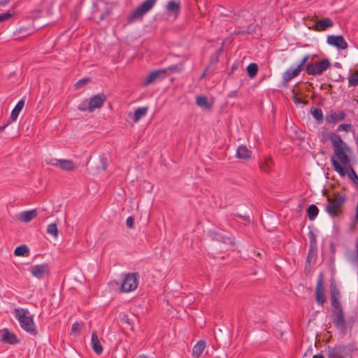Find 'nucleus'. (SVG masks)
<instances>
[{"mask_svg":"<svg viewBox=\"0 0 358 358\" xmlns=\"http://www.w3.org/2000/svg\"><path fill=\"white\" fill-rule=\"evenodd\" d=\"M357 224H358V203H357V206H356L355 215L351 220L350 229L352 231H354L355 229Z\"/></svg>","mask_w":358,"mask_h":358,"instance_id":"obj_37","label":"nucleus"},{"mask_svg":"<svg viewBox=\"0 0 358 358\" xmlns=\"http://www.w3.org/2000/svg\"><path fill=\"white\" fill-rule=\"evenodd\" d=\"M272 164V159L271 157H267L265 159L264 162L260 164V169L264 172H269L271 169Z\"/></svg>","mask_w":358,"mask_h":358,"instance_id":"obj_31","label":"nucleus"},{"mask_svg":"<svg viewBox=\"0 0 358 358\" xmlns=\"http://www.w3.org/2000/svg\"><path fill=\"white\" fill-rule=\"evenodd\" d=\"M38 215L35 209L20 212L15 215V219L23 223H28L36 218Z\"/></svg>","mask_w":358,"mask_h":358,"instance_id":"obj_13","label":"nucleus"},{"mask_svg":"<svg viewBox=\"0 0 358 358\" xmlns=\"http://www.w3.org/2000/svg\"><path fill=\"white\" fill-rule=\"evenodd\" d=\"M148 110V107H140L135 110L133 120L135 123L138 122L142 117L145 116Z\"/></svg>","mask_w":358,"mask_h":358,"instance_id":"obj_24","label":"nucleus"},{"mask_svg":"<svg viewBox=\"0 0 358 358\" xmlns=\"http://www.w3.org/2000/svg\"><path fill=\"white\" fill-rule=\"evenodd\" d=\"M346 201L345 195L336 192L332 197L327 198V205L325 207L326 212L331 217H338L342 210V207Z\"/></svg>","mask_w":358,"mask_h":358,"instance_id":"obj_3","label":"nucleus"},{"mask_svg":"<svg viewBox=\"0 0 358 358\" xmlns=\"http://www.w3.org/2000/svg\"><path fill=\"white\" fill-rule=\"evenodd\" d=\"M351 172H352V173L353 175L352 180H353L355 184L358 185V176H357V175L356 174V173L355 172V171L352 169H351Z\"/></svg>","mask_w":358,"mask_h":358,"instance_id":"obj_43","label":"nucleus"},{"mask_svg":"<svg viewBox=\"0 0 358 358\" xmlns=\"http://www.w3.org/2000/svg\"><path fill=\"white\" fill-rule=\"evenodd\" d=\"M32 31H29L27 27H20L14 32V36L16 38H25L31 34Z\"/></svg>","mask_w":358,"mask_h":358,"instance_id":"obj_29","label":"nucleus"},{"mask_svg":"<svg viewBox=\"0 0 358 358\" xmlns=\"http://www.w3.org/2000/svg\"><path fill=\"white\" fill-rule=\"evenodd\" d=\"M169 70L172 72L176 71L178 70V66L176 65L169 66Z\"/></svg>","mask_w":358,"mask_h":358,"instance_id":"obj_45","label":"nucleus"},{"mask_svg":"<svg viewBox=\"0 0 358 358\" xmlns=\"http://www.w3.org/2000/svg\"><path fill=\"white\" fill-rule=\"evenodd\" d=\"M89 82H90V78H82V79L79 80L78 81H77L76 83L75 87L77 89H80V88L83 87L85 85H86Z\"/></svg>","mask_w":358,"mask_h":358,"instance_id":"obj_39","label":"nucleus"},{"mask_svg":"<svg viewBox=\"0 0 358 358\" xmlns=\"http://www.w3.org/2000/svg\"><path fill=\"white\" fill-rule=\"evenodd\" d=\"M313 358H324L322 354H317L313 356Z\"/></svg>","mask_w":358,"mask_h":358,"instance_id":"obj_46","label":"nucleus"},{"mask_svg":"<svg viewBox=\"0 0 358 358\" xmlns=\"http://www.w3.org/2000/svg\"><path fill=\"white\" fill-rule=\"evenodd\" d=\"M310 55H306L303 59L301 61L300 64L298 65V67L302 71L303 66H305L306 62L309 59Z\"/></svg>","mask_w":358,"mask_h":358,"instance_id":"obj_42","label":"nucleus"},{"mask_svg":"<svg viewBox=\"0 0 358 358\" xmlns=\"http://www.w3.org/2000/svg\"><path fill=\"white\" fill-rule=\"evenodd\" d=\"M49 271L48 266L46 264H37L31 267V273L38 279H41Z\"/></svg>","mask_w":358,"mask_h":358,"instance_id":"obj_15","label":"nucleus"},{"mask_svg":"<svg viewBox=\"0 0 358 358\" xmlns=\"http://www.w3.org/2000/svg\"><path fill=\"white\" fill-rule=\"evenodd\" d=\"M348 83L353 87L358 85V71H355L348 77Z\"/></svg>","mask_w":358,"mask_h":358,"instance_id":"obj_35","label":"nucleus"},{"mask_svg":"<svg viewBox=\"0 0 358 358\" xmlns=\"http://www.w3.org/2000/svg\"><path fill=\"white\" fill-rule=\"evenodd\" d=\"M166 71L164 69L156 70L149 73L143 81V86H148L166 74Z\"/></svg>","mask_w":358,"mask_h":358,"instance_id":"obj_16","label":"nucleus"},{"mask_svg":"<svg viewBox=\"0 0 358 358\" xmlns=\"http://www.w3.org/2000/svg\"><path fill=\"white\" fill-rule=\"evenodd\" d=\"M196 104L202 108H210L212 104L209 103L206 96H199L196 99Z\"/></svg>","mask_w":358,"mask_h":358,"instance_id":"obj_26","label":"nucleus"},{"mask_svg":"<svg viewBox=\"0 0 358 358\" xmlns=\"http://www.w3.org/2000/svg\"><path fill=\"white\" fill-rule=\"evenodd\" d=\"M338 291L334 288L331 289V305L334 308V309L341 308L339 301H338Z\"/></svg>","mask_w":358,"mask_h":358,"instance_id":"obj_27","label":"nucleus"},{"mask_svg":"<svg viewBox=\"0 0 358 358\" xmlns=\"http://www.w3.org/2000/svg\"><path fill=\"white\" fill-rule=\"evenodd\" d=\"M332 320L335 327L342 332L345 331V322L342 308L334 309L332 312Z\"/></svg>","mask_w":358,"mask_h":358,"instance_id":"obj_11","label":"nucleus"},{"mask_svg":"<svg viewBox=\"0 0 358 358\" xmlns=\"http://www.w3.org/2000/svg\"><path fill=\"white\" fill-rule=\"evenodd\" d=\"M338 131H346L349 132L352 131V125L350 124H341L337 128Z\"/></svg>","mask_w":358,"mask_h":358,"instance_id":"obj_38","label":"nucleus"},{"mask_svg":"<svg viewBox=\"0 0 358 358\" xmlns=\"http://www.w3.org/2000/svg\"><path fill=\"white\" fill-rule=\"evenodd\" d=\"M327 43L338 50H346L348 44L341 35H329L327 37Z\"/></svg>","mask_w":358,"mask_h":358,"instance_id":"obj_10","label":"nucleus"},{"mask_svg":"<svg viewBox=\"0 0 358 358\" xmlns=\"http://www.w3.org/2000/svg\"><path fill=\"white\" fill-rule=\"evenodd\" d=\"M352 351L351 345H341L329 347L326 350L328 358H347Z\"/></svg>","mask_w":358,"mask_h":358,"instance_id":"obj_6","label":"nucleus"},{"mask_svg":"<svg viewBox=\"0 0 358 358\" xmlns=\"http://www.w3.org/2000/svg\"><path fill=\"white\" fill-rule=\"evenodd\" d=\"M48 165L58 167L64 171H72L78 168V166L70 159H59L57 158H50L45 160Z\"/></svg>","mask_w":358,"mask_h":358,"instance_id":"obj_8","label":"nucleus"},{"mask_svg":"<svg viewBox=\"0 0 358 358\" xmlns=\"http://www.w3.org/2000/svg\"><path fill=\"white\" fill-rule=\"evenodd\" d=\"M357 203H358V201H357Z\"/></svg>","mask_w":358,"mask_h":358,"instance_id":"obj_48","label":"nucleus"},{"mask_svg":"<svg viewBox=\"0 0 358 358\" xmlns=\"http://www.w3.org/2000/svg\"><path fill=\"white\" fill-rule=\"evenodd\" d=\"M345 117V113L341 110L338 113L331 112L329 115H327L326 120L327 122L330 124H335L338 121H341L344 120Z\"/></svg>","mask_w":358,"mask_h":358,"instance_id":"obj_19","label":"nucleus"},{"mask_svg":"<svg viewBox=\"0 0 358 358\" xmlns=\"http://www.w3.org/2000/svg\"><path fill=\"white\" fill-rule=\"evenodd\" d=\"M206 348V342L203 340L199 341L192 349V356L198 358Z\"/></svg>","mask_w":358,"mask_h":358,"instance_id":"obj_23","label":"nucleus"},{"mask_svg":"<svg viewBox=\"0 0 358 358\" xmlns=\"http://www.w3.org/2000/svg\"><path fill=\"white\" fill-rule=\"evenodd\" d=\"M14 255L17 257H27L29 255V249L26 245H21L15 248Z\"/></svg>","mask_w":358,"mask_h":358,"instance_id":"obj_25","label":"nucleus"},{"mask_svg":"<svg viewBox=\"0 0 358 358\" xmlns=\"http://www.w3.org/2000/svg\"><path fill=\"white\" fill-rule=\"evenodd\" d=\"M12 122H9V118H8L5 124L0 126V131H3Z\"/></svg>","mask_w":358,"mask_h":358,"instance_id":"obj_44","label":"nucleus"},{"mask_svg":"<svg viewBox=\"0 0 358 358\" xmlns=\"http://www.w3.org/2000/svg\"><path fill=\"white\" fill-rule=\"evenodd\" d=\"M47 232L55 238L57 237L58 229L57 224L52 223L49 224L47 227Z\"/></svg>","mask_w":358,"mask_h":358,"instance_id":"obj_34","label":"nucleus"},{"mask_svg":"<svg viewBox=\"0 0 358 358\" xmlns=\"http://www.w3.org/2000/svg\"><path fill=\"white\" fill-rule=\"evenodd\" d=\"M318 213V208L314 204L309 206L307 208V215L310 220H314L317 216Z\"/></svg>","mask_w":358,"mask_h":358,"instance_id":"obj_28","label":"nucleus"},{"mask_svg":"<svg viewBox=\"0 0 358 358\" xmlns=\"http://www.w3.org/2000/svg\"><path fill=\"white\" fill-rule=\"evenodd\" d=\"M179 8L180 3L176 1H169L166 6L167 10L173 13L178 12Z\"/></svg>","mask_w":358,"mask_h":358,"instance_id":"obj_33","label":"nucleus"},{"mask_svg":"<svg viewBox=\"0 0 358 358\" xmlns=\"http://www.w3.org/2000/svg\"><path fill=\"white\" fill-rule=\"evenodd\" d=\"M13 13H11L10 12L0 13V22L8 20L11 17H13Z\"/></svg>","mask_w":358,"mask_h":358,"instance_id":"obj_40","label":"nucleus"},{"mask_svg":"<svg viewBox=\"0 0 358 358\" xmlns=\"http://www.w3.org/2000/svg\"><path fill=\"white\" fill-rule=\"evenodd\" d=\"M315 295H316V300L317 303L320 305H323L325 302V297H324V288L322 285V279L320 278L316 286V290H315Z\"/></svg>","mask_w":358,"mask_h":358,"instance_id":"obj_17","label":"nucleus"},{"mask_svg":"<svg viewBox=\"0 0 358 358\" xmlns=\"http://www.w3.org/2000/svg\"><path fill=\"white\" fill-rule=\"evenodd\" d=\"M24 106V101L23 100H20L15 105V108L11 111L10 115L9 117V122H13L16 121L20 113L22 110Z\"/></svg>","mask_w":358,"mask_h":358,"instance_id":"obj_20","label":"nucleus"},{"mask_svg":"<svg viewBox=\"0 0 358 358\" xmlns=\"http://www.w3.org/2000/svg\"><path fill=\"white\" fill-rule=\"evenodd\" d=\"M82 326H83V324L80 323L78 322L73 323L71 327V334H76V335L80 334Z\"/></svg>","mask_w":358,"mask_h":358,"instance_id":"obj_36","label":"nucleus"},{"mask_svg":"<svg viewBox=\"0 0 358 358\" xmlns=\"http://www.w3.org/2000/svg\"><path fill=\"white\" fill-rule=\"evenodd\" d=\"M126 224L130 229L134 228V217H131V216L128 217L127 218V220H126Z\"/></svg>","mask_w":358,"mask_h":358,"instance_id":"obj_41","label":"nucleus"},{"mask_svg":"<svg viewBox=\"0 0 358 358\" xmlns=\"http://www.w3.org/2000/svg\"><path fill=\"white\" fill-rule=\"evenodd\" d=\"M329 139L334 149V156L331 159L332 165L335 171L341 177H344L346 173L342 166H345L349 164V156L351 153V149L343 141L341 136L335 133L330 134Z\"/></svg>","mask_w":358,"mask_h":358,"instance_id":"obj_1","label":"nucleus"},{"mask_svg":"<svg viewBox=\"0 0 358 358\" xmlns=\"http://www.w3.org/2000/svg\"><path fill=\"white\" fill-rule=\"evenodd\" d=\"M91 345L94 352H96L97 355L102 353L103 348L96 332L92 333Z\"/></svg>","mask_w":358,"mask_h":358,"instance_id":"obj_21","label":"nucleus"},{"mask_svg":"<svg viewBox=\"0 0 358 358\" xmlns=\"http://www.w3.org/2000/svg\"><path fill=\"white\" fill-rule=\"evenodd\" d=\"M136 358H153V357H150L145 356V355H139V356L136 357Z\"/></svg>","mask_w":358,"mask_h":358,"instance_id":"obj_47","label":"nucleus"},{"mask_svg":"<svg viewBox=\"0 0 358 358\" xmlns=\"http://www.w3.org/2000/svg\"><path fill=\"white\" fill-rule=\"evenodd\" d=\"M13 314L23 331L32 336L37 335L38 329L34 320V315L27 308H16Z\"/></svg>","mask_w":358,"mask_h":358,"instance_id":"obj_2","label":"nucleus"},{"mask_svg":"<svg viewBox=\"0 0 358 358\" xmlns=\"http://www.w3.org/2000/svg\"><path fill=\"white\" fill-rule=\"evenodd\" d=\"M247 72L248 76L250 78H254L256 76L258 72V66L255 63H251L247 66Z\"/></svg>","mask_w":358,"mask_h":358,"instance_id":"obj_32","label":"nucleus"},{"mask_svg":"<svg viewBox=\"0 0 358 358\" xmlns=\"http://www.w3.org/2000/svg\"><path fill=\"white\" fill-rule=\"evenodd\" d=\"M252 156V152L246 146L241 145L237 148L236 157L241 159H250Z\"/></svg>","mask_w":358,"mask_h":358,"instance_id":"obj_22","label":"nucleus"},{"mask_svg":"<svg viewBox=\"0 0 358 358\" xmlns=\"http://www.w3.org/2000/svg\"><path fill=\"white\" fill-rule=\"evenodd\" d=\"M138 285V278L136 273H127L124 275L120 286L122 292L128 293L134 291Z\"/></svg>","mask_w":358,"mask_h":358,"instance_id":"obj_7","label":"nucleus"},{"mask_svg":"<svg viewBox=\"0 0 358 358\" xmlns=\"http://www.w3.org/2000/svg\"><path fill=\"white\" fill-rule=\"evenodd\" d=\"M106 101V96L103 93L97 94L92 97L83 100L78 106L80 111L94 112L101 108Z\"/></svg>","mask_w":358,"mask_h":358,"instance_id":"obj_4","label":"nucleus"},{"mask_svg":"<svg viewBox=\"0 0 358 358\" xmlns=\"http://www.w3.org/2000/svg\"><path fill=\"white\" fill-rule=\"evenodd\" d=\"M156 2L157 0H146L133 11L131 13V18L137 19L142 17L152 8Z\"/></svg>","mask_w":358,"mask_h":358,"instance_id":"obj_9","label":"nucleus"},{"mask_svg":"<svg viewBox=\"0 0 358 358\" xmlns=\"http://www.w3.org/2000/svg\"><path fill=\"white\" fill-rule=\"evenodd\" d=\"M0 340L1 342L15 345L20 343V340L16 334L8 329H3L0 330Z\"/></svg>","mask_w":358,"mask_h":358,"instance_id":"obj_12","label":"nucleus"},{"mask_svg":"<svg viewBox=\"0 0 358 358\" xmlns=\"http://www.w3.org/2000/svg\"><path fill=\"white\" fill-rule=\"evenodd\" d=\"M310 114L313 117L319 122H322L323 121V112L320 108H310Z\"/></svg>","mask_w":358,"mask_h":358,"instance_id":"obj_30","label":"nucleus"},{"mask_svg":"<svg viewBox=\"0 0 358 358\" xmlns=\"http://www.w3.org/2000/svg\"><path fill=\"white\" fill-rule=\"evenodd\" d=\"M334 24V21L331 18L324 17L315 22L313 29L316 31H324L332 27Z\"/></svg>","mask_w":358,"mask_h":358,"instance_id":"obj_14","label":"nucleus"},{"mask_svg":"<svg viewBox=\"0 0 358 358\" xmlns=\"http://www.w3.org/2000/svg\"><path fill=\"white\" fill-rule=\"evenodd\" d=\"M331 62L328 58H324L306 66V72L310 76H320L331 67Z\"/></svg>","mask_w":358,"mask_h":358,"instance_id":"obj_5","label":"nucleus"},{"mask_svg":"<svg viewBox=\"0 0 358 358\" xmlns=\"http://www.w3.org/2000/svg\"><path fill=\"white\" fill-rule=\"evenodd\" d=\"M301 70L297 66L288 69L283 74L282 79L285 83H288L295 77L298 76Z\"/></svg>","mask_w":358,"mask_h":358,"instance_id":"obj_18","label":"nucleus"}]
</instances>
